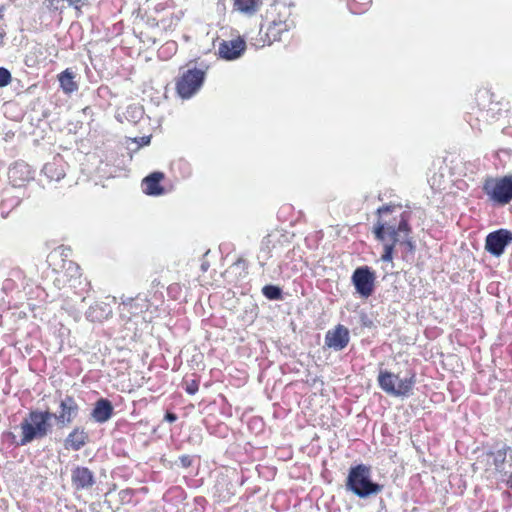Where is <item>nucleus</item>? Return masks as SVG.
I'll use <instances>...</instances> for the list:
<instances>
[{
  "label": "nucleus",
  "mask_w": 512,
  "mask_h": 512,
  "mask_svg": "<svg viewBox=\"0 0 512 512\" xmlns=\"http://www.w3.org/2000/svg\"><path fill=\"white\" fill-rule=\"evenodd\" d=\"M397 206L386 205L377 210L379 219L374 226L375 237L383 243L384 253L381 256L382 261L390 262L393 259V249L397 243L406 245L409 250L413 249L410 240V228L408 217L405 212L401 213L399 219L393 218V221L385 220V215L395 212Z\"/></svg>",
  "instance_id": "obj_1"
},
{
  "label": "nucleus",
  "mask_w": 512,
  "mask_h": 512,
  "mask_svg": "<svg viewBox=\"0 0 512 512\" xmlns=\"http://www.w3.org/2000/svg\"><path fill=\"white\" fill-rule=\"evenodd\" d=\"M53 414L49 411H31L21 422V444L25 445L34 439L45 437L50 428Z\"/></svg>",
  "instance_id": "obj_2"
},
{
  "label": "nucleus",
  "mask_w": 512,
  "mask_h": 512,
  "mask_svg": "<svg viewBox=\"0 0 512 512\" xmlns=\"http://www.w3.org/2000/svg\"><path fill=\"white\" fill-rule=\"evenodd\" d=\"M346 486L360 498H366L382 490V486L371 481L370 469L365 465H358L350 469Z\"/></svg>",
  "instance_id": "obj_3"
},
{
  "label": "nucleus",
  "mask_w": 512,
  "mask_h": 512,
  "mask_svg": "<svg viewBox=\"0 0 512 512\" xmlns=\"http://www.w3.org/2000/svg\"><path fill=\"white\" fill-rule=\"evenodd\" d=\"M206 72L202 69H188L184 71L176 82L178 95L183 99H189L202 87Z\"/></svg>",
  "instance_id": "obj_4"
},
{
  "label": "nucleus",
  "mask_w": 512,
  "mask_h": 512,
  "mask_svg": "<svg viewBox=\"0 0 512 512\" xmlns=\"http://www.w3.org/2000/svg\"><path fill=\"white\" fill-rule=\"evenodd\" d=\"M414 377L400 378L388 371H380L378 383L388 394L393 396H407L414 385Z\"/></svg>",
  "instance_id": "obj_5"
},
{
  "label": "nucleus",
  "mask_w": 512,
  "mask_h": 512,
  "mask_svg": "<svg viewBox=\"0 0 512 512\" xmlns=\"http://www.w3.org/2000/svg\"><path fill=\"white\" fill-rule=\"evenodd\" d=\"M483 189L491 200L507 204L512 200V176L486 179Z\"/></svg>",
  "instance_id": "obj_6"
},
{
  "label": "nucleus",
  "mask_w": 512,
  "mask_h": 512,
  "mask_svg": "<svg viewBox=\"0 0 512 512\" xmlns=\"http://www.w3.org/2000/svg\"><path fill=\"white\" fill-rule=\"evenodd\" d=\"M485 461L487 467V472L491 475H508L509 479L507 483L512 486V470L511 468V460L507 459V449L502 448L496 452L488 453L485 455Z\"/></svg>",
  "instance_id": "obj_7"
},
{
  "label": "nucleus",
  "mask_w": 512,
  "mask_h": 512,
  "mask_svg": "<svg viewBox=\"0 0 512 512\" xmlns=\"http://www.w3.org/2000/svg\"><path fill=\"white\" fill-rule=\"evenodd\" d=\"M511 241L512 232L506 229H499L487 235L485 249L493 256L499 257Z\"/></svg>",
  "instance_id": "obj_8"
},
{
  "label": "nucleus",
  "mask_w": 512,
  "mask_h": 512,
  "mask_svg": "<svg viewBox=\"0 0 512 512\" xmlns=\"http://www.w3.org/2000/svg\"><path fill=\"white\" fill-rule=\"evenodd\" d=\"M282 11H279L280 16L283 18L273 19L266 30V36L268 38V44L274 41H280L282 35L287 33L293 27V21L288 18V9L285 6H281Z\"/></svg>",
  "instance_id": "obj_9"
},
{
  "label": "nucleus",
  "mask_w": 512,
  "mask_h": 512,
  "mask_svg": "<svg viewBox=\"0 0 512 512\" xmlns=\"http://www.w3.org/2000/svg\"><path fill=\"white\" fill-rule=\"evenodd\" d=\"M374 274L368 267L357 268L352 275V283L358 294L362 297H369L374 290Z\"/></svg>",
  "instance_id": "obj_10"
},
{
  "label": "nucleus",
  "mask_w": 512,
  "mask_h": 512,
  "mask_svg": "<svg viewBox=\"0 0 512 512\" xmlns=\"http://www.w3.org/2000/svg\"><path fill=\"white\" fill-rule=\"evenodd\" d=\"M246 49V43L241 38L222 41L218 52L221 58L235 60L239 58Z\"/></svg>",
  "instance_id": "obj_11"
},
{
  "label": "nucleus",
  "mask_w": 512,
  "mask_h": 512,
  "mask_svg": "<svg viewBox=\"0 0 512 512\" xmlns=\"http://www.w3.org/2000/svg\"><path fill=\"white\" fill-rule=\"evenodd\" d=\"M326 345L334 350H342L349 342V331L346 327L338 325L329 330L325 337Z\"/></svg>",
  "instance_id": "obj_12"
},
{
  "label": "nucleus",
  "mask_w": 512,
  "mask_h": 512,
  "mask_svg": "<svg viewBox=\"0 0 512 512\" xmlns=\"http://www.w3.org/2000/svg\"><path fill=\"white\" fill-rule=\"evenodd\" d=\"M61 411L57 415H53L60 424L67 425L71 423L78 414V405L71 397H66L60 403Z\"/></svg>",
  "instance_id": "obj_13"
},
{
  "label": "nucleus",
  "mask_w": 512,
  "mask_h": 512,
  "mask_svg": "<svg viewBox=\"0 0 512 512\" xmlns=\"http://www.w3.org/2000/svg\"><path fill=\"white\" fill-rule=\"evenodd\" d=\"M71 479L77 490L88 489L94 484L93 473L86 467H76L72 471Z\"/></svg>",
  "instance_id": "obj_14"
},
{
  "label": "nucleus",
  "mask_w": 512,
  "mask_h": 512,
  "mask_svg": "<svg viewBox=\"0 0 512 512\" xmlns=\"http://www.w3.org/2000/svg\"><path fill=\"white\" fill-rule=\"evenodd\" d=\"M164 174L162 172H153L144 178L142 182L143 191L147 195L159 196L164 194V188L160 185L163 180Z\"/></svg>",
  "instance_id": "obj_15"
},
{
  "label": "nucleus",
  "mask_w": 512,
  "mask_h": 512,
  "mask_svg": "<svg viewBox=\"0 0 512 512\" xmlns=\"http://www.w3.org/2000/svg\"><path fill=\"white\" fill-rule=\"evenodd\" d=\"M88 435L81 428H75L65 439L64 446L67 450H80L87 442Z\"/></svg>",
  "instance_id": "obj_16"
},
{
  "label": "nucleus",
  "mask_w": 512,
  "mask_h": 512,
  "mask_svg": "<svg viewBox=\"0 0 512 512\" xmlns=\"http://www.w3.org/2000/svg\"><path fill=\"white\" fill-rule=\"evenodd\" d=\"M112 412L113 407L111 403L106 399H100L96 402L91 415L96 422L104 423L110 419Z\"/></svg>",
  "instance_id": "obj_17"
},
{
  "label": "nucleus",
  "mask_w": 512,
  "mask_h": 512,
  "mask_svg": "<svg viewBox=\"0 0 512 512\" xmlns=\"http://www.w3.org/2000/svg\"><path fill=\"white\" fill-rule=\"evenodd\" d=\"M74 78L75 74L69 69H66L59 75L60 86L66 94H70L78 89Z\"/></svg>",
  "instance_id": "obj_18"
},
{
  "label": "nucleus",
  "mask_w": 512,
  "mask_h": 512,
  "mask_svg": "<svg viewBox=\"0 0 512 512\" xmlns=\"http://www.w3.org/2000/svg\"><path fill=\"white\" fill-rule=\"evenodd\" d=\"M43 172L49 179L54 181H59L65 176L63 166L56 161L45 164Z\"/></svg>",
  "instance_id": "obj_19"
},
{
  "label": "nucleus",
  "mask_w": 512,
  "mask_h": 512,
  "mask_svg": "<svg viewBox=\"0 0 512 512\" xmlns=\"http://www.w3.org/2000/svg\"><path fill=\"white\" fill-rule=\"evenodd\" d=\"M258 6L259 0H234L235 9L242 13L253 14L257 11Z\"/></svg>",
  "instance_id": "obj_20"
},
{
  "label": "nucleus",
  "mask_w": 512,
  "mask_h": 512,
  "mask_svg": "<svg viewBox=\"0 0 512 512\" xmlns=\"http://www.w3.org/2000/svg\"><path fill=\"white\" fill-rule=\"evenodd\" d=\"M263 294L271 300H277L281 297V290L280 288L272 285H267L263 287Z\"/></svg>",
  "instance_id": "obj_21"
},
{
  "label": "nucleus",
  "mask_w": 512,
  "mask_h": 512,
  "mask_svg": "<svg viewBox=\"0 0 512 512\" xmlns=\"http://www.w3.org/2000/svg\"><path fill=\"white\" fill-rule=\"evenodd\" d=\"M11 73L5 69L0 67V87H5L11 82Z\"/></svg>",
  "instance_id": "obj_22"
},
{
  "label": "nucleus",
  "mask_w": 512,
  "mask_h": 512,
  "mask_svg": "<svg viewBox=\"0 0 512 512\" xmlns=\"http://www.w3.org/2000/svg\"><path fill=\"white\" fill-rule=\"evenodd\" d=\"M185 390L189 394H195L198 391V383L195 380L185 382Z\"/></svg>",
  "instance_id": "obj_23"
},
{
  "label": "nucleus",
  "mask_w": 512,
  "mask_h": 512,
  "mask_svg": "<svg viewBox=\"0 0 512 512\" xmlns=\"http://www.w3.org/2000/svg\"><path fill=\"white\" fill-rule=\"evenodd\" d=\"M134 143H137L138 146H145V145H148L150 143V137L149 136H146V137H141L138 139H134L133 140Z\"/></svg>",
  "instance_id": "obj_24"
},
{
  "label": "nucleus",
  "mask_w": 512,
  "mask_h": 512,
  "mask_svg": "<svg viewBox=\"0 0 512 512\" xmlns=\"http://www.w3.org/2000/svg\"><path fill=\"white\" fill-rule=\"evenodd\" d=\"M19 168H26V167L24 165H22V164L14 166L13 168H11L9 170V177L13 178L16 175V173H17Z\"/></svg>",
  "instance_id": "obj_25"
},
{
  "label": "nucleus",
  "mask_w": 512,
  "mask_h": 512,
  "mask_svg": "<svg viewBox=\"0 0 512 512\" xmlns=\"http://www.w3.org/2000/svg\"><path fill=\"white\" fill-rule=\"evenodd\" d=\"M165 419L169 422H174L177 420V416L173 413H167Z\"/></svg>",
  "instance_id": "obj_26"
},
{
  "label": "nucleus",
  "mask_w": 512,
  "mask_h": 512,
  "mask_svg": "<svg viewBox=\"0 0 512 512\" xmlns=\"http://www.w3.org/2000/svg\"><path fill=\"white\" fill-rule=\"evenodd\" d=\"M70 5L74 6L77 10H79V3L81 0H66Z\"/></svg>",
  "instance_id": "obj_27"
},
{
  "label": "nucleus",
  "mask_w": 512,
  "mask_h": 512,
  "mask_svg": "<svg viewBox=\"0 0 512 512\" xmlns=\"http://www.w3.org/2000/svg\"><path fill=\"white\" fill-rule=\"evenodd\" d=\"M72 268H74L76 272L78 271V267H77V266H75L72 262H70V263H69V268H68V269H72Z\"/></svg>",
  "instance_id": "obj_28"
},
{
  "label": "nucleus",
  "mask_w": 512,
  "mask_h": 512,
  "mask_svg": "<svg viewBox=\"0 0 512 512\" xmlns=\"http://www.w3.org/2000/svg\"><path fill=\"white\" fill-rule=\"evenodd\" d=\"M183 465H186V458L182 459Z\"/></svg>",
  "instance_id": "obj_29"
},
{
  "label": "nucleus",
  "mask_w": 512,
  "mask_h": 512,
  "mask_svg": "<svg viewBox=\"0 0 512 512\" xmlns=\"http://www.w3.org/2000/svg\"><path fill=\"white\" fill-rule=\"evenodd\" d=\"M183 465H186V458L182 459Z\"/></svg>",
  "instance_id": "obj_30"
},
{
  "label": "nucleus",
  "mask_w": 512,
  "mask_h": 512,
  "mask_svg": "<svg viewBox=\"0 0 512 512\" xmlns=\"http://www.w3.org/2000/svg\"><path fill=\"white\" fill-rule=\"evenodd\" d=\"M183 465H186V458L182 459Z\"/></svg>",
  "instance_id": "obj_31"
}]
</instances>
